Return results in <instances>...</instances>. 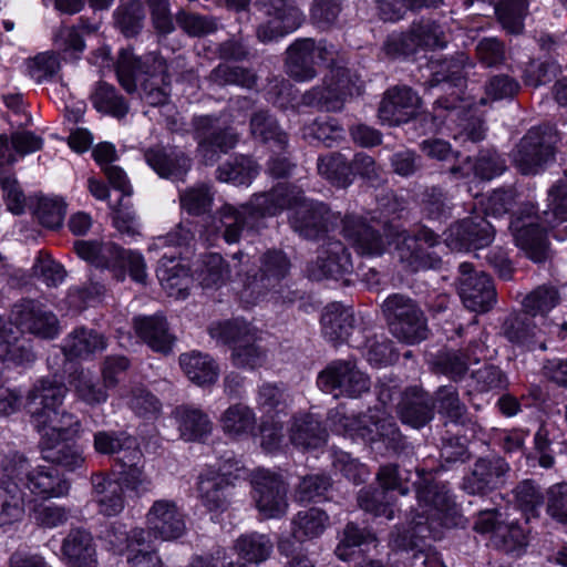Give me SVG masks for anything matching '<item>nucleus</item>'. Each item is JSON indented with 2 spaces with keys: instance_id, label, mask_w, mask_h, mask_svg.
<instances>
[{
  "instance_id": "6",
  "label": "nucleus",
  "mask_w": 567,
  "mask_h": 567,
  "mask_svg": "<svg viewBox=\"0 0 567 567\" xmlns=\"http://www.w3.org/2000/svg\"><path fill=\"white\" fill-rule=\"evenodd\" d=\"M116 74L121 85L132 93L136 81H141L143 99L150 105L167 102L169 82L165 61L156 53L137 58L131 50H122L117 60Z\"/></svg>"
},
{
  "instance_id": "58",
  "label": "nucleus",
  "mask_w": 567,
  "mask_h": 567,
  "mask_svg": "<svg viewBox=\"0 0 567 567\" xmlns=\"http://www.w3.org/2000/svg\"><path fill=\"white\" fill-rule=\"evenodd\" d=\"M42 140L31 132H17L9 137L7 134L0 135V158L9 164L16 162L13 151L20 155H27L40 150Z\"/></svg>"
},
{
  "instance_id": "31",
  "label": "nucleus",
  "mask_w": 567,
  "mask_h": 567,
  "mask_svg": "<svg viewBox=\"0 0 567 567\" xmlns=\"http://www.w3.org/2000/svg\"><path fill=\"white\" fill-rule=\"evenodd\" d=\"M290 261L280 250H269L261 258L260 275L248 284L245 291L260 295L266 288H276L279 281L286 279Z\"/></svg>"
},
{
  "instance_id": "63",
  "label": "nucleus",
  "mask_w": 567,
  "mask_h": 567,
  "mask_svg": "<svg viewBox=\"0 0 567 567\" xmlns=\"http://www.w3.org/2000/svg\"><path fill=\"white\" fill-rule=\"evenodd\" d=\"M302 137L309 143H321L331 147L343 137V128L333 118L316 120L301 130Z\"/></svg>"
},
{
  "instance_id": "19",
  "label": "nucleus",
  "mask_w": 567,
  "mask_h": 567,
  "mask_svg": "<svg viewBox=\"0 0 567 567\" xmlns=\"http://www.w3.org/2000/svg\"><path fill=\"white\" fill-rule=\"evenodd\" d=\"M353 83L350 71L341 66H331L322 85L312 87L302 96V103L326 112H338L343 107L346 97L352 94Z\"/></svg>"
},
{
  "instance_id": "27",
  "label": "nucleus",
  "mask_w": 567,
  "mask_h": 567,
  "mask_svg": "<svg viewBox=\"0 0 567 567\" xmlns=\"http://www.w3.org/2000/svg\"><path fill=\"white\" fill-rule=\"evenodd\" d=\"M351 271V255L341 241L331 239L320 248L316 261L308 266V275L313 280L337 279Z\"/></svg>"
},
{
  "instance_id": "55",
  "label": "nucleus",
  "mask_w": 567,
  "mask_h": 567,
  "mask_svg": "<svg viewBox=\"0 0 567 567\" xmlns=\"http://www.w3.org/2000/svg\"><path fill=\"white\" fill-rule=\"evenodd\" d=\"M258 167L248 156H236L231 161L218 166L216 177L220 182L234 185H249L257 176Z\"/></svg>"
},
{
  "instance_id": "23",
  "label": "nucleus",
  "mask_w": 567,
  "mask_h": 567,
  "mask_svg": "<svg viewBox=\"0 0 567 567\" xmlns=\"http://www.w3.org/2000/svg\"><path fill=\"white\" fill-rule=\"evenodd\" d=\"M444 235V243L451 250L480 249L493 241L495 228L484 217L473 216L451 225Z\"/></svg>"
},
{
  "instance_id": "60",
  "label": "nucleus",
  "mask_w": 567,
  "mask_h": 567,
  "mask_svg": "<svg viewBox=\"0 0 567 567\" xmlns=\"http://www.w3.org/2000/svg\"><path fill=\"white\" fill-rule=\"evenodd\" d=\"M195 278L205 288L219 287L229 278V270L219 254H209L196 268Z\"/></svg>"
},
{
  "instance_id": "42",
  "label": "nucleus",
  "mask_w": 567,
  "mask_h": 567,
  "mask_svg": "<svg viewBox=\"0 0 567 567\" xmlns=\"http://www.w3.org/2000/svg\"><path fill=\"white\" fill-rule=\"evenodd\" d=\"M179 364L186 377L197 385L213 384L219 375V368L208 354L193 351L179 357Z\"/></svg>"
},
{
  "instance_id": "41",
  "label": "nucleus",
  "mask_w": 567,
  "mask_h": 567,
  "mask_svg": "<svg viewBox=\"0 0 567 567\" xmlns=\"http://www.w3.org/2000/svg\"><path fill=\"white\" fill-rule=\"evenodd\" d=\"M130 453L118 463L123 470L117 481L122 484L123 489L126 488L140 496L150 491L152 482L144 473V455L141 449L137 447Z\"/></svg>"
},
{
  "instance_id": "11",
  "label": "nucleus",
  "mask_w": 567,
  "mask_h": 567,
  "mask_svg": "<svg viewBox=\"0 0 567 567\" xmlns=\"http://www.w3.org/2000/svg\"><path fill=\"white\" fill-rule=\"evenodd\" d=\"M391 333L399 340L414 344L427 337L426 319L419 306L403 295L389 296L382 305Z\"/></svg>"
},
{
  "instance_id": "50",
  "label": "nucleus",
  "mask_w": 567,
  "mask_h": 567,
  "mask_svg": "<svg viewBox=\"0 0 567 567\" xmlns=\"http://www.w3.org/2000/svg\"><path fill=\"white\" fill-rule=\"evenodd\" d=\"M234 549L247 563L260 564L270 557L274 543L268 535L254 532L239 536Z\"/></svg>"
},
{
  "instance_id": "40",
  "label": "nucleus",
  "mask_w": 567,
  "mask_h": 567,
  "mask_svg": "<svg viewBox=\"0 0 567 567\" xmlns=\"http://www.w3.org/2000/svg\"><path fill=\"white\" fill-rule=\"evenodd\" d=\"M146 163L164 178L183 181L190 167V159L183 153H167L161 148H151L145 153Z\"/></svg>"
},
{
  "instance_id": "14",
  "label": "nucleus",
  "mask_w": 567,
  "mask_h": 567,
  "mask_svg": "<svg viewBox=\"0 0 567 567\" xmlns=\"http://www.w3.org/2000/svg\"><path fill=\"white\" fill-rule=\"evenodd\" d=\"M336 54L334 47L324 41L316 43L309 38L296 40L287 49V73L298 82L310 81L317 76L318 62H333Z\"/></svg>"
},
{
  "instance_id": "4",
  "label": "nucleus",
  "mask_w": 567,
  "mask_h": 567,
  "mask_svg": "<svg viewBox=\"0 0 567 567\" xmlns=\"http://www.w3.org/2000/svg\"><path fill=\"white\" fill-rule=\"evenodd\" d=\"M285 187L275 186L271 190L254 195L247 204L238 207L225 204L217 214L214 228L226 243H237L243 233L257 231L265 217L280 214L287 203Z\"/></svg>"
},
{
  "instance_id": "64",
  "label": "nucleus",
  "mask_w": 567,
  "mask_h": 567,
  "mask_svg": "<svg viewBox=\"0 0 567 567\" xmlns=\"http://www.w3.org/2000/svg\"><path fill=\"white\" fill-rule=\"evenodd\" d=\"M93 105L97 111L111 114L115 117H124L128 112L125 99L117 94L114 86L100 83L92 95Z\"/></svg>"
},
{
  "instance_id": "8",
  "label": "nucleus",
  "mask_w": 567,
  "mask_h": 567,
  "mask_svg": "<svg viewBox=\"0 0 567 567\" xmlns=\"http://www.w3.org/2000/svg\"><path fill=\"white\" fill-rule=\"evenodd\" d=\"M146 528L136 527L128 533L130 546L151 545L155 539L172 542L186 533V520L183 511L172 499H157L148 508Z\"/></svg>"
},
{
  "instance_id": "44",
  "label": "nucleus",
  "mask_w": 567,
  "mask_h": 567,
  "mask_svg": "<svg viewBox=\"0 0 567 567\" xmlns=\"http://www.w3.org/2000/svg\"><path fill=\"white\" fill-rule=\"evenodd\" d=\"M255 411L244 403L229 405L220 415L223 432L230 437H243L251 434L256 427Z\"/></svg>"
},
{
  "instance_id": "59",
  "label": "nucleus",
  "mask_w": 567,
  "mask_h": 567,
  "mask_svg": "<svg viewBox=\"0 0 567 567\" xmlns=\"http://www.w3.org/2000/svg\"><path fill=\"white\" fill-rule=\"evenodd\" d=\"M257 330L248 322L240 319L215 322L209 327V334L224 343L233 347L245 340H252Z\"/></svg>"
},
{
  "instance_id": "54",
  "label": "nucleus",
  "mask_w": 567,
  "mask_h": 567,
  "mask_svg": "<svg viewBox=\"0 0 567 567\" xmlns=\"http://www.w3.org/2000/svg\"><path fill=\"white\" fill-rule=\"evenodd\" d=\"M73 440L56 441L52 444L41 445L42 457L68 471H74L84 463V457L80 449L72 442Z\"/></svg>"
},
{
  "instance_id": "5",
  "label": "nucleus",
  "mask_w": 567,
  "mask_h": 567,
  "mask_svg": "<svg viewBox=\"0 0 567 567\" xmlns=\"http://www.w3.org/2000/svg\"><path fill=\"white\" fill-rule=\"evenodd\" d=\"M328 420L331 430L339 435L359 437L369 443L382 441L393 452L405 447L396 423L384 406H374L359 416H349L344 408L339 406L330 410Z\"/></svg>"
},
{
  "instance_id": "15",
  "label": "nucleus",
  "mask_w": 567,
  "mask_h": 567,
  "mask_svg": "<svg viewBox=\"0 0 567 567\" xmlns=\"http://www.w3.org/2000/svg\"><path fill=\"white\" fill-rule=\"evenodd\" d=\"M318 386L334 398H358L369 391L370 379L350 360L331 362L317 379Z\"/></svg>"
},
{
  "instance_id": "21",
  "label": "nucleus",
  "mask_w": 567,
  "mask_h": 567,
  "mask_svg": "<svg viewBox=\"0 0 567 567\" xmlns=\"http://www.w3.org/2000/svg\"><path fill=\"white\" fill-rule=\"evenodd\" d=\"M193 126L198 152L207 164L216 161L217 151L226 153L238 143V134L231 127L223 125L216 116H196Z\"/></svg>"
},
{
  "instance_id": "12",
  "label": "nucleus",
  "mask_w": 567,
  "mask_h": 567,
  "mask_svg": "<svg viewBox=\"0 0 567 567\" xmlns=\"http://www.w3.org/2000/svg\"><path fill=\"white\" fill-rule=\"evenodd\" d=\"M556 131L549 126L532 127L513 152V163L524 175L539 173L555 156Z\"/></svg>"
},
{
  "instance_id": "36",
  "label": "nucleus",
  "mask_w": 567,
  "mask_h": 567,
  "mask_svg": "<svg viewBox=\"0 0 567 567\" xmlns=\"http://www.w3.org/2000/svg\"><path fill=\"white\" fill-rule=\"evenodd\" d=\"M106 338L85 327L75 328L63 340L62 350L69 359H87L106 349Z\"/></svg>"
},
{
  "instance_id": "20",
  "label": "nucleus",
  "mask_w": 567,
  "mask_h": 567,
  "mask_svg": "<svg viewBox=\"0 0 567 567\" xmlns=\"http://www.w3.org/2000/svg\"><path fill=\"white\" fill-rule=\"evenodd\" d=\"M396 241L400 260L412 270L433 269L441 265V257L430 250L440 244L432 229L422 226L413 236L402 231L396 234Z\"/></svg>"
},
{
  "instance_id": "62",
  "label": "nucleus",
  "mask_w": 567,
  "mask_h": 567,
  "mask_svg": "<svg viewBox=\"0 0 567 567\" xmlns=\"http://www.w3.org/2000/svg\"><path fill=\"white\" fill-rule=\"evenodd\" d=\"M267 361L266 350L257 343V332L252 340H245L231 349V362L235 367L246 370H255Z\"/></svg>"
},
{
  "instance_id": "53",
  "label": "nucleus",
  "mask_w": 567,
  "mask_h": 567,
  "mask_svg": "<svg viewBox=\"0 0 567 567\" xmlns=\"http://www.w3.org/2000/svg\"><path fill=\"white\" fill-rule=\"evenodd\" d=\"M114 23L125 37L138 34L143 28L145 10L141 0H120L113 12Z\"/></svg>"
},
{
  "instance_id": "61",
  "label": "nucleus",
  "mask_w": 567,
  "mask_h": 567,
  "mask_svg": "<svg viewBox=\"0 0 567 567\" xmlns=\"http://www.w3.org/2000/svg\"><path fill=\"white\" fill-rule=\"evenodd\" d=\"M560 300L558 289L550 285H542L530 291L522 301L523 309L530 316L547 315Z\"/></svg>"
},
{
  "instance_id": "34",
  "label": "nucleus",
  "mask_w": 567,
  "mask_h": 567,
  "mask_svg": "<svg viewBox=\"0 0 567 567\" xmlns=\"http://www.w3.org/2000/svg\"><path fill=\"white\" fill-rule=\"evenodd\" d=\"M289 437L297 447L317 450L327 443L328 433L313 414L301 413L292 417Z\"/></svg>"
},
{
  "instance_id": "52",
  "label": "nucleus",
  "mask_w": 567,
  "mask_h": 567,
  "mask_svg": "<svg viewBox=\"0 0 567 567\" xmlns=\"http://www.w3.org/2000/svg\"><path fill=\"white\" fill-rule=\"evenodd\" d=\"M505 169V161L495 152H482L475 163L467 158L464 166H454L451 168L453 174L470 176L471 173L481 179H492L501 175Z\"/></svg>"
},
{
  "instance_id": "17",
  "label": "nucleus",
  "mask_w": 567,
  "mask_h": 567,
  "mask_svg": "<svg viewBox=\"0 0 567 567\" xmlns=\"http://www.w3.org/2000/svg\"><path fill=\"white\" fill-rule=\"evenodd\" d=\"M9 322L21 333L28 332L44 340L55 339L60 334V322L55 313L37 300L24 299L17 302Z\"/></svg>"
},
{
  "instance_id": "29",
  "label": "nucleus",
  "mask_w": 567,
  "mask_h": 567,
  "mask_svg": "<svg viewBox=\"0 0 567 567\" xmlns=\"http://www.w3.org/2000/svg\"><path fill=\"white\" fill-rule=\"evenodd\" d=\"M342 233L349 239L357 251L367 256H380L385 251L390 241L384 239L371 226L358 216H346Z\"/></svg>"
},
{
  "instance_id": "37",
  "label": "nucleus",
  "mask_w": 567,
  "mask_h": 567,
  "mask_svg": "<svg viewBox=\"0 0 567 567\" xmlns=\"http://www.w3.org/2000/svg\"><path fill=\"white\" fill-rule=\"evenodd\" d=\"M136 334L154 351H171L174 337L169 332L167 321L159 315L134 318Z\"/></svg>"
},
{
  "instance_id": "26",
  "label": "nucleus",
  "mask_w": 567,
  "mask_h": 567,
  "mask_svg": "<svg viewBox=\"0 0 567 567\" xmlns=\"http://www.w3.org/2000/svg\"><path fill=\"white\" fill-rule=\"evenodd\" d=\"M420 103L419 95L411 87L394 86L384 93L378 115L382 124L396 126L414 117Z\"/></svg>"
},
{
  "instance_id": "16",
  "label": "nucleus",
  "mask_w": 567,
  "mask_h": 567,
  "mask_svg": "<svg viewBox=\"0 0 567 567\" xmlns=\"http://www.w3.org/2000/svg\"><path fill=\"white\" fill-rule=\"evenodd\" d=\"M457 292L463 305L474 312H487L496 303V289L492 278L475 270L468 262L458 266Z\"/></svg>"
},
{
  "instance_id": "10",
  "label": "nucleus",
  "mask_w": 567,
  "mask_h": 567,
  "mask_svg": "<svg viewBox=\"0 0 567 567\" xmlns=\"http://www.w3.org/2000/svg\"><path fill=\"white\" fill-rule=\"evenodd\" d=\"M276 186L286 188L289 203L284 209H291L289 221L296 233L307 239H318L329 231L332 214L323 203L305 198L297 186L287 183Z\"/></svg>"
},
{
  "instance_id": "22",
  "label": "nucleus",
  "mask_w": 567,
  "mask_h": 567,
  "mask_svg": "<svg viewBox=\"0 0 567 567\" xmlns=\"http://www.w3.org/2000/svg\"><path fill=\"white\" fill-rule=\"evenodd\" d=\"M446 45L443 28L433 20L414 22L408 33L388 39L385 50L391 55H409L417 48L442 49Z\"/></svg>"
},
{
  "instance_id": "33",
  "label": "nucleus",
  "mask_w": 567,
  "mask_h": 567,
  "mask_svg": "<svg viewBox=\"0 0 567 567\" xmlns=\"http://www.w3.org/2000/svg\"><path fill=\"white\" fill-rule=\"evenodd\" d=\"M61 550L72 567H96L97 565L94 539L85 529H71L63 539Z\"/></svg>"
},
{
  "instance_id": "39",
  "label": "nucleus",
  "mask_w": 567,
  "mask_h": 567,
  "mask_svg": "<svg viewBox=\"0 0 567 567\" xmlns=\"http://www.w3.org/2000/svg\"><path fill=\"white\" fill-rule=\"evenodd\" d=\"M21 334L12 327V322H7L0 328V363L11 362L20 365L34 360L29 342L21 339Z\"/></svg>"
},
{
  "instance_id": "47",
  "label": "nucleus",
  "mask_w": 567,
  "mask_h": 567,
  "mask_svg": "<svg viewBox=\"0 0 567 567\" xmlns=\"http://www.w3.org/2000/svg\"><path fill=\"white\" fill-rule=\"evenodd\" d=\"M470 68H472V63L465 53H458L456 56L445 60L437 64V69L432 66L434 70L431 81L432 86L443 84L447 87H455L461 92Z\"/></svg>"
},
{
  "instance_id": "43",
  "label": "nucleus",
  "mask_w": 567,
  "mask_h": 567,
  "mask_svg": "<svg viewBox=\"0 0 567 567\" xmlns=\"http://www.w3.org/2000/svg\"><path fill=\"white\" fill-rule=\"evenodd\" d=\"M25 495L18 482L3 481L0 484V527L11 526L23 519L25 513Z\"/></svg>"
},
{
  "instance_id": "45",
  "label": "nucleus",
  "mask_w": 567,
  "mask_h": 567,
  "mask_svg": "<svg viewBox=\"0 0 567 567\" xmlns=\"http://www.w3.org/2000/svg\"><path fill=\"white\" fill-rule=\"evenodd\" d=\"M439 103L450 110V120L455 121L458 120L453 133V137L455 141L465 145L467 143L475 144L485 137V127L483 121L471 113L468 110L466 113L462 114L456 110L457 106L453 103H449L447 100H439Z\"/></svg>"
},
{
  "instance_id": "56",
  "label": "nucleus",
  "mask_w": 567,
  "mask_h": 567,
  "mask_svg": "<svg viewBox=\"0 0 567 567\" xmlns=\"http://www.w3.org/2000/svg\"><path fill=\"white\" fill-rule=\"evenodd\" d=\"M250 133L254 138L262 143H274L278 148H284L288 143L287 134L266 111L256 112L251 116Z\"/></svg>"
},
{
  "instance_id": "1",
  "label": "nucleus",
  "mask_w": 567,
  "mask_h": 567,
  "mask_svg": "<svg viewBox=\"0 0 567 567\" xmlns=\"http://www.w3.org/2000/svg\"><path fill=\"white\" fill-rule=\"evenodd\" d=\"M377 478L382 489L363 488L359 492V506L377 517L386 519L394 517V509L389 501L388 491L409 494L411 486L416 492L417 509L411 519L410 528L401 534H392L391 545L399 550H414L419 542L426 538H439L441 527H454L460 524L461 515L447 486L434 481L430 471L416 470L412 473L395 464H386L379 468Z\"/></svg>"
},
{
  "instance_id": "3",
  "label": "nucleus",
  "mask_w": 567,
  "mask_h": 567,
  "mask_svg": "<svg viewBox=\"0 0 567 567\" xmlns=\"http://www.w3.org/2000/svg\"><path fill=\"white\" fill-rule=\"evenodd\" d=\"M66 393L68 388L62 382L49 378L39 380L28 393L27 404L41 437L40 446L74 440L79 435L81 422L78 416L59 411Z\"/></svg>"
},
{
  "instance_id": "57",
  "label": "nucleus",
  "mask_w": 567,
  "mask_h": 567,
  "mask_svg": "<svg viewBox=\"0 0 567 567\" xmlns=\"http://www.w3.org/2000/svg\"><path fill=\"white\" fill-rule=\"evenodd\" d=\"M317 168L318 173L334 186L347 187L352 182V167L346 156L340 153L320 156Z\"/></svg>"
},
{
  "instance_id": "18",
  "label": "nucleus",
  "mask_w": 567,
  "mask_h": 567,
  "mask_svg": "<svg viewBox=\"0 0 567 567\" xmlns=\"http://www.w3.org/2000/svg\"><path fill=\"white\" fill-rule=\"evenodd\" d=\"M251 495L264 518H279L287 513V485L279 475L258 468L251 476Z\"/></svg>"
},
{
  "instance_id": "13",
  "label": "nucleus",
  "mask_w": 567,
  "mask_h": 567,
  "mask_svg": "<svg viewBox=\"0 0 567 567\" xmlns=\"http://www.w3.org/2000/svg\"><path fill=\"white\" fill-rule=\"evenodd\" d=\"M258 10L264 21L256 35L262 43H270L296 31L303 22L301 10L287 0H259Z\"/></svg>"
},
{
  "instance_id": "28",
  "label": "nucleus",
  "mask_w": 567,
  "mask_h": 567,
  "mask_svg": "<svg viewBox=\"0 0 567 567\" xmlns=\"http://www.w3.org/2000/svg\"><path fill=\"white\" fill-rule=\"evenodd\" d=\"M477 6L476 14L488 16L491 12L497 16L502 27L513 34L523 31V20L527 11V0H502L495 3L494 0H462V6L470 9Z\"/></svg>"
},
{
  "instance_id": "38",
  "label": "nucleus",
  "mask_w": 567,
  "mask_h": 567,
  "mask_svg": "<svg viewBox=\"0 0 567 567\" xmlns=\"http://www.w3.org/2000/svg\"><path fill=\"white\" fill-rule=\"evenodd\" d=\"M93 497L99 506V512L104 516H116L125 507L123 486L118 481L111 480L102 473L91 477Z\"/></svg>"
},
{
  "instance_id": "7",
  "label": "nucleus",
  "mask_w": 567,
  "mask_h": 567,
  "mask_svg": "<svg viewBox=\"0 0 567 567\" xmlns=\"http://www.w3.org/2000/svg\"><path fill=\"white\" fill-rule=\"evenodd\" d=\"M78 256L96 268L106 269L112 277L122 282L128 272L132 280L145 285L147 279L146 264L143 255L136 250L124 249L106 241L78 240L74 243Z\"/></svg>"
},
{
  "instance_id": "51",
  "label": "nucleus",
  "mask_w": 567,
  "mask_h": 567,
  "mask_svg": "<svg viewBox=\"0 0 567 567\" xmlns=\"http://www.w3.org/2000/svg\"><path fill=\"white\" fill-rule=\"evenodd\" d=\"M138 447L137 442L124 432L99 431L94 434V450L100 454L116 455V462Z\"/></svg>"
},
{
  "instance_id": "32",
  "label": "nucleus",
  "mask_w": 567,
  "mask_h": 567,
  "mask_svg": "<svg viewBox=\"0 0 567 567\" xmlns=\"http://www.w3.org/2000/svg\"><path fill=\"white\" fill-rule=\"evenodd\" d=\"M354 323L353 310L338 302L328 305L321 316L322 333L332 343L350 341Z\"/></svg>"
},
{
  "instance_id": "24",
  "label": "nucleus",
  "mask_w": 567,
  "mask_h": 567,
  "mask_svg": "<svg viewBox=\"0 0 567 567\" xmlns=\"http://www.w3.org/2000/svg\"><path fill=\"white\" fill-rule=\"evenodd\" d=\"M236 474L224 464L219 472L208 471L199 475L197 489L204 507L209 512H223L229 505L230 488L234 480L239 478L240 468L236 466Z\"/></svg>"
},
{
  "instance_id": "30",
  "label": "nucleus",
  "mask_w": 567,
  "mask_h": 567,
  "mask_svg": "<svg viewBox=\"0 0 567 567\" xmlns=\"http://www.w3.org/2000/svg\"><path fill=\"white\" fill-rule=\"evenodd\" d=\"M398 412L404 424L420 429L434 417V403L426 392L412 386L403 393Z\"/></svg>"
},
{
  "instance_id": "49",
  "label": "nucleus",
  "mask_w": 567,
  "mask_h": 567,
  "mask_svg": "<svg viewBox=\"0 0 567 567\" xmlns=\"http://www.w3.org/2000/svg\"><path fill=\"white\" fill-rule=\"evenodd\" d=\"M168 262L169 265L164 258L161 260L157 277L169 297L184 299L188 295L193 279L184 266L178 262L175 264L174 260H168Z\"/></svg>"
},
{
  "instance_id": "35",
  "label": "nucleus",
  "mask_w": 567,
  "mask_h": 567,
  "mask_svg": "<svg viewBox=\"0 0 567 567\" xmlns=\"http://www.w3.org/2000/svg\"><path fill=\"white\" fill-rule=\"evenodd\" d=\"M181 437L186 442H200L213 431L210 417L193 405H179L173 412Z\"/></svg>"
},
{
  "instance_id": "48",
  "label": "nucleus",
  "mask_w": 567,
  "mask_h": 567,
  "mask_svg": "<svg viewBox=\"0 0 567 567\" xmlns=\"http://www.w3.org/2000/svg\"><path fill=\"white\" fill-rule=\"evenodd\" d=\"M529 316L525 311L511 313L502 326V332L511 343L528 350L534 349L537 334L536 324Z\"/></svg>"
},
{
  "instance_id": "25",
  "label": "nucleus",
  "mask_w": 567,
  "mask_h": 567,
  "mask_svg": "<svg viewBox=\"0 0 567 567\" xmlns=\"http://www.w3.org/2000/svg\"><path fill=\"white\" fill-rule=\"evenodd\" d=\"M508 471L509 465L502 457L480 458L464 476L461 487L470 495H485L504 483Z\"/></svg>"
},
{
  "instance_id": "46",
  "label": "nucleus",
  "mask_w": 567,
  "mask_h": 567,
  "mask_svg": "<svg viewBox=\"0 0 567 567\" xmlns=\"http://www.w3.org/2000/svg\"><path fill=\"white\" fill-rule=\"evenodd\" d=\"M329 525V516L317 507L299 511L291 520L292 537L302 543L320 537Z\"/></svg>"
},
{
  "instance_id": "9",
  "label": "nucleus",
  "mask_w": 567,
  "mask_h": 567,
  "mask_svg": "<svg viewBox=\"0 0 567 567\" xmlns=\"http://www.w3.org/2000/svg\"><path fill=\"white\" fill-rule=\"evenodd\" d=\"M3 471L8 480H14L33 495L43 498L64 496L70 488L69 482L60 475L56 468L42 465L31 467L29 461L18 453L6 460Z\"/></svg>"
},
{
  "instance_id": "2",
  "label": "nucleus",
  "mask_w": 567,
  "mask_h": 567,
  "mask_svg": "<svg viewBox=\"0 0 567 567\" xmlns=\"http://www.w3.org/2000/svg\"><path fill=\"white\" fill-rule=\"evenodd\" d=\"M567 223V183L554 185L548 192V209L539 216L532 203L522 204L515 212L509 229L516 246L535 262L546 260L548 256L547 229H555ZM554 237L567 238V225L557 230Z\"/></svg>"
}]
</instances>
